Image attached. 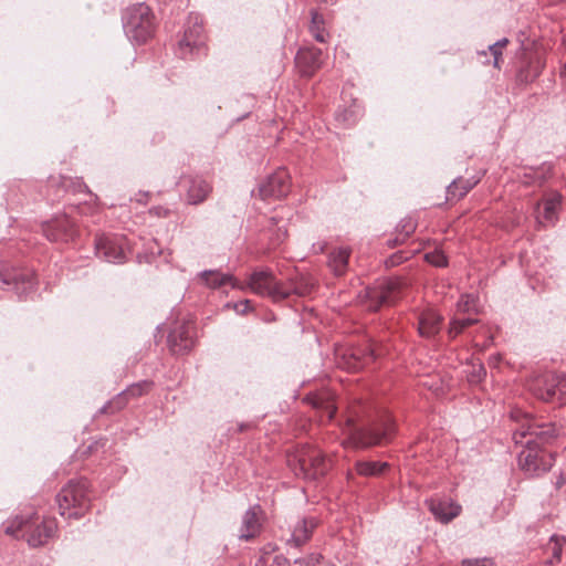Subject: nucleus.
<instances>
[{"mask_svg":"<svg viewBox=\"0 0 566 566\" xmlns=\"http://www.w3.org/2000/svg\"><path fill=\"white\" fill-rule=\"evenodd\" d=\"M511 418L517 422L513 440L524 449L518 454L520 468L531 476L547 472L554 462L553 453L545 450L558 437L559 429L553 422H543L521 409H513Z\"/></svg>","mask_w":566,"mask_h":566,"instance_id":"f257e3e1","label":"nucleus"},{"mask_svg":"<svg viewBox=\"0 0 566 566\" xmlns=\"http://www.w3.org/2000/svg\"><path fill=\"white\" fill-rule=\"evenodd\" d=\"M392 431L394 423L388 415H384L379 421L361 428L354 427L352 420H348L346 429L348 438L343 441V446L366 449L388 441Z\"/></svg>","mask_w":566,"mask_h":566,"instance_id":"f03ea898","label":"nucleus"},{"mask_svg":"<svg viewBox=\"0 0 566 566\" xmlns=\"http://www.w3.org/2000/svg\"><path fill=\"white\" fill-rule=\"evenodd\" d=\"M88 481H70L56 495L60 514L66 518H78L90 506Z\"/></svg>","mask_w":566,"mask_h":566,"instance_id":"7ed1b4c3","label":"nucleus"},{"mask_svg":"<svg viewBox=\"0 0 566 566\" xmlns=\"http://www.w3.org/2000/svg\"><path fill=\"white\" fill-rule=\"evenodd\" d=\"M155 17L148 6L136 3L123 15V28L127 38L137 44L146 42L155 31Z\"/></svg>","mask_w":566,"mask_h":566,"instance_id":"20e7f679","label":"nucleus"},{"mask_svg":"<svg viewBox=\"0 0 566 566\" xmlns=\"http://www.w3.org/2000/svg\"><path fill=\"white\" fill-rule=\"evenodd\" d=\"M289 464L296 476L305 480H316L329 469V461L316 447L303 446L289 459Z\"/></svg>","mask_w":566,"mask_h":566,"instance_id":"39448f33","label":"nucleus"},{"mask_svg":"<svg viewBox=\"0 0 566 566\" xmlns=\"http://www.w3.org/2000/svg\"><path fill=\"white\" fill-rule=\"evenodd\" d=\"M406 287L407 282L400 277L380 279L365 289L361 302L369 311H377L381 305L395 302Z\"/></svg>","mask_w":566,"mask_h":566,"instance_id":"423d86ee","label":"nucleus"},{"mask_svg":"<svg viewBox=\"0 0 566 566\" xmlns=\"http://www.w3.org/2000/svg\"><path fill=\"white\" fill-rule=\"evenodd\" d=\"M530 391L538 399L563 405L566 397V375L545 373L533 378L528 385Z\"/></svg>","mask_w":566,"mask_h":566,"instance_id":"0eeeda50","label":"nucleus"},{"mask_svg":"<svg viewBox=\"0 0 566 566\" xmlns=\"http://www.w3.org/2000/svg\"><path fill=\"white\" fill-rule=\"evenodd\" d=\"M248 285L253 293L270 297L274 302L287 298L284 282L279 281L270 269L254 271Z\"/></svg>","mask_w":566,"mask_h":566,"instance_id":"6e6552de","label":"nucleus"},{"mask_svg":"<svg viewBox=\"0 0 566 566\" xmlns=\"http://www.w3.org/2000/svg\"><path fill=\"white\" fill-rule=\"evenodd\" d=\"M34 274L30 270L10 268L7 264L0 265V289H12L19 297L27 296L34 290Z\"/></svg>","mask_w":566,"mask_h":566,"instance_id":"1a4fd4ad","label":"nucleus"},{"mask_svg":"<svg viewBox=\"0 0 566 566\" xmlns=\"http://www.w3.org/2000/svg\"><path fill=\"white\" fill-rule=\"evenodd\" d=\"M43 234L52 242H69L77 235V227L67 213L55 216L42 224Z\"/></svg>","mask_w":566,"mask_h":566,"instance_id":"9d476101","label":"nucleus"},{"mask_svg":"<svg viewBox=\"0 0 566 566\" xmlns=\"http://www.w3.org/2000/svg\"><path fill=\"white\" fill-rule=\"evenodd\" d=\"M259 196L262 199H281L290 191V176L284 168L277 169L266 179L260 182Z\"/></svg>","mask_w":566,"mask_h":566,"instance_id":"9b49d317","label":"nucleus"},{"mask_svg":"<svg viewBox=\"0 0 566 566\" xmlns=\"http://www.w3.org/2000/svg\"><path fill=\"white\" fill-rule=\"evenodd\" d=\"M205 44L203 27L198 18H190L182 39L178 42V50L182 59H187L195 51L199 52Z\"/></svg>","mask_w":566,"mask_h":566,"instance_id":"f8f14e48","label":"nucleus"},{"mask_svg":"<svg viewBox=\"0 0 566 566\" xmlns=\"http://www.w3.org/2000/svg\"><path fill=\"white\" fill-rule=\"evenodd\" d=\"M96 255L109 263H122L126 259L123 239L101 235L95 240Z\"/></svg>","mask_w":566,"mask_h":566,"instance_id":"ddd939ff","label":"nucleus"},{"mask_svg":"<svg viewBox=\"0 0 566 566\" xmlns=\"http://www.w3.org/2000/svg\"><path fill=\"white\" fill-rule=\"evenodd\" d=\"M195 345V329L190 323L178 324L168 335V346L172 354L188 353Z\"/></svg>","mask_w":566,"mask_h":566,"instance_id":"4468645a","label":"nucleus"},{"mask_svg":"<svg viewBox=\"0 0 566 566\" xmlns=\"http://www.w3.org/2000/svg\"><path fill=\"white\" fill-rule=\"evenodd\" d=\"M318 525V520L314 516L300 518L292 528L291 537L286 541L290 548H300L312 537L313 531Z\"/></svg>","mask_w":566,"mask_h":566,"instance_id":"2eb2a0df","label":"nucleus"},{"mask_svg":"<svg viewBox=\"0 0 566 566\" xmlns=\"http://www.w3.org/2000/svg\"><path fill=\"white\" fill-rule=\"evenodd\" d=\"M380 355V350L373 344L359 346L349 349L344 354L347 359L346 367L349 369H359L374 361Z\"/></svg>","mask_w":566,"mask_h":566,"instance_id":"dca6fc26","label":"nucleus"},{"mask_svg":"<svg viewBox=\"0 0 566 566\" xmlns=\"http://www.w3.org/2000/svg\"><path fill=\"white\" fill-rule=\"evenodd\" d=\"M426 503L436 520L444 524L459 516L462 510L461 505L452 500L430 499Z\"/></svg>","mask_w":566,"mask_h":566,"instance_id":"f3484780","label":"nucleus"},{"mask_svg":"<svg viewBox=\"0 0 566 566\" xmlns=\"http://www.w3.org/2000/svg\"><path fill=\"white\" fill-rule=\"evenodd\" d=\"M186 200L189 205L203 202L211 192V186L202 177L189 176L184 178Z\"/></svg>","mask_w":566,"mask_h":566,"instance_id":"a211bd4d","label":"nucleus"},{"mask_svg":"<svg viewBox=\"0 0 566 566\" xmlns=\"http://www.w3.org/2000/svg\"><path fill=\"white\" fill-rule=\"evenodd\" d=\"M151 387H153V382L148 381V380H143V381L133 384L129 387H127L124 391L118 394V396L116 397V399L113 402L105 405L101 409V411L107 412L108 408H111L113 406V403L116 405L117 409H122L126 405L128 398L140 397L142 395L148 392Z\"/></svg>","mask_w":566,"mask_h":566,"instance_id":"6ab92c4d","label":"nucleus"},{"mask_svg":"<svg viewBox=\"0 0 566 566\" xmlns=\"http://www.w3.org/2000/svg\"><path fill=\"white\" fill-rule=\"evenodd\" d=\"M322 51L318 49L300 50L296 54L295 62L300 66L301 72L305 76H311L322 63Z\"/></svg>","mask_w":566,"mask_h":566,"instance_id":"aec40b11","label":"nucleus"},{"mask_svg":"<svg viewBox=\"0 0 566 566\" xmlns=\"http://www.w3.org/2000/svg\"><path fill=\"white\" fill-rule=\"evenodd\" d=\"M260 507L258 505L250 507L242 516L241 527L239 531V538L249 541L256 536L261 528L259 520Z\"/></svg>","mask_w":566,"mask_h":566,"instance_id":"412c9836","label":"nucleus"},{"mask_svg":"<svg viewBox=\"0 0 566 566\" xmlns=\"http://www.w3.org/2000/svg\"><path fill=\"white\" fill-rule=\"evenodd\" d=\"M442 317L433 310L423 311L418 319V331L423 337L430 338L440 331Z\"/></svg>","mask_w":566,"mask_h":566,"instance_id":"4be33fe9","label":"nucleus"},{"mask_svg":"<svg viewBox=\"0 0 566 566\" xmlns=\"http://www.w3.org/2000/svg\"><path fill=\"white\" fill-rule=\"evenodd\" d=\"M56 531V523L52 518H45L36 525L28 536V543L32 547L44 545Z\"/></svg>","mask_w":566,"mask_h":566,"instance_id":"5701e85b","label":"nucleus"},{"mask_svg":"<svg viewBox=\"0 0 566 566\" xmlns=\"http://www.w3.org/2000/svg\"><path fill=\"white\" fill-rule=\"evenodd\" d=\"M350 250L348 248H337L331 251L328 255V268L336 276H342L348 268Z\"/></svg>","mask_w":566,"mask_h":566,"instance_id":"b1692460","label":"nucleus"},{"mask_svg":"<svg viewBox=\"0 0 566 566\" xmlns=\"http://www.w3.org/2000/svg\"><path fill=\"white\" fill-rule=\"evenodd\" d=\"M478 179L458 178L453 180L447 188L449 200H459L463 198L476 184Z\"/></svg>","mask_w":566,"mask_h":566,"instance_id":"393cba45","label":"nucleus"},{"mask_svg":"<svg viewBox=\"0 0 566 566\" xmlns=\"http://www.w3.org/2000/svg\"><path fill=\"white\" fill-rule=\"evenodd\" d=\"M200 279L210 289H217L233 281L229 274H223L218 270H205L199 273Z\"/></svg>","mask_w":566,"mask_h":566,"instance_id":"a878e982","label":"nucleus"},{"mask_svg":"<svg viewBox=\"0 0 566 566\" xmlns=\"http://www.w3.org/2000/svg\"><path fill=\"white\" fill-rule=\"evenodd\" d=\"M310 32L317 42L325 43L328 38V32L325 29V20L317 11H311Z\"/></svg>","mask_w":566,"mask_h":566,"instance_id":"bb28decb","label":"nucleus"},{"mask_svg":"<svg viewBox=\"0 0 566 566\" xmlns=\"http://www.w3.org/2000/svg\"><path fill=\"white\" fill-rule=\"evenodd\" d=\"M388 468L387 462L378 461H358L356 463V471L363 476H377L380 475Z\"/></svg>","mask_w":566,"mask_h":566,"instance_id":"cd10ccee","label":"nucleus"},{"mask_svg":"<svg viewBox=\"0 0 566 566\" xmlns=\"http://www.w3.org/2000/svg\"><path fill=\"white\" fill-rule=\"evenodd\" d=\"M287 297L292 294L298 295V296H305L311 293L313 290L314 284L303 277L301 279H291L289 282L284 283Z\"/></svg>","mask_w":566,"mask_h":566,"instance_id":"c85d7f7f","label":"nucleus"},{"mask_svg":"<svg viewBox=\"0 0 566 566\" xmlns=\"http://www.w3.org/2000/svg\"><path fill=\"white\" fill-rule=\"evenodd\" d=\"M416 230V223L412 219H403L397 227V235L395 239L388 241L389 247H395L402 243L413 231Z\"/></svg>","mask_w":566,"mask_h":566,"instance_id":"c756f323","label":"nucleus"},{"mask_svg":"<svg viewBox=\"0 0 566 566\" xmlns=\"http://www.w3.org/2000/svg\"><path fill=\"white\" fill-rule=\"evenodd\" d=\"M478 323V319L474 317H453L450 322V326L448 329V334L451 337H457L459 334H461L468 326H471L473 324Z\"/></svg>","mask_w":566,"mask_h":566,"instance_id":"7c9ffc66","label":"nucleus"},{"mask_svg":"<svg viewBox=\"0 0 566 566\" xmlns=\"http://www.w3.org/2000/svg\"><path fill=\"white\" fill-rule=\"evenodd\" d=\"M286 238V230L284 227L277 226L275 218L270 219L269 239L273 248L280 245Z\"/></svg>","mask_w":566,"mask_h":566,"instance_id":"2f4dec72","label":"nucleus"},{"mask_svg":"<svg viewBox=\"0 0 566 566\" xmlns=\"http://www.w3.org/2000/svg\"><path fill=\"white\" fill-rule=\"evenodd\" d=\"M478 313L476 298L473 295L464 294L457 303V314Z\"/></svg>","mask_w":566,"mask_h":566,"instance_id":"473e14b6","label":"nucleus"},{"mask_svg":"<svg viewBox=\"0 0 566 566\" xmlns=\"http://www.w3.org/2000/svg\"><path fill=\"white\" fill-rule=\"evenodd\" d=\"M562 202V196L559 193H554L549 198L544 201V218L547 221H553L555 219V213L557 208Z\"/></svg>","mask_w":566,"mask_h":566,"instance_id":"72a5a7b5","label":"nucleus"},{"mask_svg":"<svg viewBox=\"0 0 566 566\" xmlns=\"http://www.w3.org/2000/svg\"><path fill=\"white\" fill-rule=\"evenodd\" d=\"M485 376L486 370L482 363H472L470 369L467 371V378L471 385L480 384Z\"/></svg>","mask_w":566,"mask_h":566,"instance_id":"f704fd0d","label":"nucleus"},{"mask_svg":"<svg viewBox=\"0 0 566 566\" xmlns=\"http://www.w3.org/2000/svg\"><path fill=\"white\" fill-rule=\"evenodd\" d=\"M543 65L539 60L531 61L526 71H521L518 78L522 82H533L541 73Z\"/></svg>","mask_w":566,"mask_h":566,"instance_id":"c9c22d12","label":"nucleus"},{"mask_svg":"<svg viewBox=\"0 0 566 566\" xmlns=\"http://www.w3.org/2000/svg\"><path fill=\"white\" fill-rule=\"evenodd\" d=\"M62 186L74 193L90 192L88 187L80 178H63Z\"/></svg>","mask_w":566,"mask_h":566,"instance_id":"e433bc0d","label":"nucleus"},{"mask_svg":"<svg viewBox=\"0 0 566 566\" xmlns=\"http://www.w3.org/2000/svg\"><path fill=\"white\" fill-rule=\"evenodd\" d=\"M509 43V40L506 38H503L495 43L489 45V51L493 57V65L496 69H500V60L502 56V50Z\"/></svg>","mask_w":566,"mask_h":566,"instance_id":"4c0bfd02","label":"nucleus"},{"mask_svg":"<svg viewBox=\"0 0 566 566\" xmlns=\"http://www.w3.org/2000/svg\"><path fill=\"white\" fill-rule=\"evenodd\" d=\"M551 542L553 543L552 547H551V549H552V557L555 560H559L560 556H562L563 545L566 543V538L565 537H559L557 535H553L551 537Z\"/></svg>","mask_w":566,"mask_h":566,"instance_id":"58836bf2","label":"nucleus"},{"mask_svg":"<svg viewBox=\"0 0 566 566\" xmlns=\"http://www.w3.org/2000/svg\"><path fill=\"white\" fill-rule=\"evenodd\" d=\"M426 260L438 268L446 266L448 264L447 256L441 251H434L426 254Z\"/></svg>","mask_w":566,"mask_h":566,"instance_id":"ea45409f","label":"nucleus"},{"mask_svg":"<svg viewBox=\"0 0 566 566\" xmlns=\"http://www.w3.org/2000/svg\"><path fill=\"white\" fill-rule=\"evenodd\" d=\"M321 558L322 556L319 554L312 553L306 557L294 559V564L301 566H316L317 564H319Z\"/></svg>","mask_w":566,"mask_h":566,"instance_id":"a19ab883","label":"nucleus"},{"mask_svg":"<svg viewBox=\"0 0 566 566\" xmlns=\"http://www.w3.org/2000/svg\"><path fill=\"white\" fill-rule=\"evenodd\" d=\"M408 259L407 255L403 254V252L399 251L397 253H394L386 260L387 266H396L401 264L403 261Z\"/></svg>","mask_w":566,"mask_h":566,"instance_id":"79ce46f5","label":"nucleus"},{"mask_svg":"<svg viewBox=\"0 0 566 566\" xmlns=\"http://www.w3.org/2000/svg\"><path fill=\"white\" fill-rule=\"evenodd\" d=\"M463 566H495V564L490 558H480L473 560H464Z\"/></svg>","mask_w":566,"mask_h":566,"instance_id":"37998d69","label":"nucleus"},{"mask_svg":"<svg viewBox=\"0 0 566 566\" xmlns=\"http://www.w3.org/2000/svg\"><path fill=\"white\" fill-rule=\"evenodd\" d=\"M234 310L239 314H245L251 311V305L249 300L241 301L234 305Z\"/></svg>","mask_w":566,"mask_h":566,"instance_id":"c03bdc74","label":"nucleus"},{"mask_svg":"<svg viewBox=\"0 0 566 566\" xmlns=\"http://www.w3.org/2000/svg\"><path fill=\"white\" fill-rule=\"evenodd\" d=\"M336 412V407L332 401L324 403V415L331 420Z\"/></svg>","mask_w":566,"mask_h":566,"instance_id":"a18cd8bd","label":"nucleus"},{"mask_svg":"<svg viewBox=\"0 0 566 566\" xmlns=\"http://www.w3.org/2000/svg\"><path fill=\"white\" fill-rule=\"evenodd\" d=\"M15 523L18 524V525H17V527H14L13 525H11V526H8V527L6 528V533H7V534H10V535H14V536H15V535H17V531H18L19 528H21V527H22V525H23L24 521H23L22 518L17 517V518H15Z\"/></svg>","mask_w":566,"mask_h":566,"instance_id":"49530a36","label":"nucleus"},{"mask_svg":"<svg viewBox=\"0 0 566 566\" xmlns=\"http://www.w3.org/2000/svg\"><path fill=\"white\" fill-rule=\"evenodd\" d=\"M525 180L523 181L524 184L526 185H531V184H542V177H536V178H532V179H528V175H525Z\"/></svg>","mask_w":566,"mask_h":566,"instance_id":"de8ad7c7","label":"nucleus"},{"mask_svg":"<svg viewBox=\"0 0 566 566\" xmlns=\"http://www.w3.org/2000/svg\"><path fill=\"white\" fill-rule=\"evenodd\" d=\"M72 208H73V209H76V210H77V212H78V213H81V214L86 213V212H85V208H86V206H83V205H81V203H78V205H74V206H72Z\"/></svg>","mask_w":566,"mask_h":566,"instance_id":"09e8293b","label":"nucleus"},{"mask_svg":"<svg viewBox=\"0 0 566 566\" xmlns=\"http://www.w3.org/2000/svg\"><path fill=\"white\" fill-rule=\"evenodd\" d=\"M565 484V479L560 475L556 481V488L559 489Z\"/></svg>","mask_w":566,"mask_h":566,"instance_id":"8fccbe9b","label":"nucleus"},{"mask_svg":"<svg viewBox=\"0 0 566 566\" xmlns=\"http://www.w3.org/2000/svg\"><path fill=\"white\" fill-rule=\"evenodd\" d=\"M323 403H324V402H323L321 399H317V400L314 402V406H315L316 408H323Z\"/></svg>","mask_w":566,"mask_h":566,"instance_id":"3c124183","label":"nucleus"},{"mask_svg":"<svg viewBox=\"0 0 566 566\" xmlns=\"http://www.w3.org/2000/svg\"><path fill=\"white\" fill-rule=\"evenodd\" d=\"M560 75H562L563 77H566V62H565V64L563 65V67H562V70H560Z\"/></svg>","mask_w":566,"mask_h":566,"instance_id":"603ef678","label":"nucleus"},{"mask_svg":"<svg viewBox=\"0 0 566 566\" xmlns=\"http://www.w3.org/2000/svg\"><path fill=\"white\" fill-rule=\"evenodd\" d=\"M324 3H331L334 4L337 0H321Z\"/></svg>","mask_w":566,"mask_h":566,"instance_id":"864d4df0","label":"nucleus"},{"mask_svg":"<svg viewBox=\"0 0 566 566\" xmlns=\"http://www.w3.org/2000/svg\"><path fill=\"white\" fill-rule=\"evenodd\" d=\"M323 250H324V247H323V245H319V248H318V252H323Z\"/></svg>","mask_w":566,"mask_h":566,"instance_id":"5fc2aeb1","label":"nucleus"},{"mask_svg":"<svg viewBox=\"0 0 566 566\" xmlns=\"http://www.w3.org/2000/svg\"><path fill=\"white\" fill-rule=\"evenodd\" d=\"M564 43L566 44V36L564 38Z\"/></svg>","mask_w":566,"mask_h":566,"instance_id":"6e6d98bb","label":"nucleus"}]
</instances>
